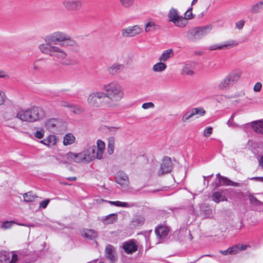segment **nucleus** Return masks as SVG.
Instances as JSON below:
<instances>
[{"instance_id":"f257e3e1","label":"nucleus","mask_w":263,"mask_h":263,"mask_svg":"<svg viewBox=\"0 0 263 263\" xmlns=\"http://www.w3.org/2000/svg\"><path fill=\"white\" fill-rule=\"evenodd\" d=\"M45 43L39 45L40 51L50 56L63 65H74L78 63L75 60L68 58L67 52L62 47H65L77 51L80 48L79 44L67 33L56 31L44 36Z\"/></svg>"},{"instance_id":"f03ea898","label":"nucleus","mask_w":263,"mask_h":263,"mask_svg":"<svg viewBox=\"0 0 263 263\" xmlns=\"http://www.w3.org/2000/svg\"><path fill=\"white\" fill-rule=\"evenodd\" d=\"M104 149V142L101 140H98L97 142V146H96L93 142H91L88 145V146L80 153L70 152L68 155V158L70 160H73L75 163L87 164L96 159H102Z\"/></svg>"},{"instance_id":"7ed1b4c3","label":"nucleus","mask_w":263,"mask_h":263,"mask_svg":"<svg viewBox=\"0 0 263 263\" xmlns=\"http://www.w3.org/2000/svg\"><path fill=\"white\" fill-rule=\"evenodd\" d=\"M104 98L108 99L107 106L110 107H117L119 102L123 99L124 91L122 86L117 81L105 84L103 86Z\"/></svg>"},{"instance_id":"20e7f679","label":"nucleus","mask_w":263,"mask_h":263,"mask_svg":"<svg viewBox=\"0 0 263 263\" xmlns=\"http://www.w3.org/2000/svg\"><path fill=\"white\" fill-rule=\"evenodd\" d=\"M44 110L41 107L33 106L27 109H21L16 114V118L22 122L33 123L45 117Z\"/></svg>"},{"instance_id":"39448f33","label":"nucleus","mask_w":263,"mask_h":263,"mask_svg":"<svg viewBox=\"0 0 263 263\" xmlns=\"http://www.w3.org/2000/svg\"><path fill=\"white\" fill-rule=\"evenodd\" d=\"M242 72L239 69H236L231 71L218 85V88L220 90L229 89L239 80Z\"/></svg>"},{"instance_id":"423d86ee","label":"nucleus","mask_w":263,"mask_h":263,"mask_svg":"<svg viewBox=\"0 0 263 263\" xmlns=\"http://www.w3.org/2000/svg\"><path fill=\"white\" fill-rule=\"evenodd\" d=\"M167 16L168 21L173 23L176 27L184 28L188 24V22L184 18H183L182 16L179 15L178 10L174 8L170 9Z\"/></svg>"},{"instance_id":"0eeeda50","label":"nucleus","mask_w":263,"mask_h":263,"mask_svg":"<svg viewBox=\"0 0 263 263\" xmlns=\"http://www.w3.org/2000/svg\"><path fill=\"white\" fill-rule=\"evenodd\" d=\"M104 95L102 91H93L87 97V103L90 106L99 107L101 105L100 100L104 98Z\"/></svg>"},{"instance_id":"6e6552de","label":"nucleus","mask_w":263,"mask_h":263,"mask_svg":"<svg viewBox=\"0 0 263 263\" xmlns=\"http://www.w3.org/2000/svg\"><path fill=\"white\" fill-rule=\"evenodd\" d=\"M143 32L142 28L139 25L128 26L121 30V34L124 37H132L137 36Z\"/></svg>"},{"instance_id":"1a4fd4ad","label":"nucleus","mask_w":263,"mask_h":263,"mask_svg":"<svg viewBox=\"0 0 263 263\" xmlns=\"http://www.w3.org/2000/svg\"><path fill=\"white\" fill-rule=\"evenodd\" d=\"M83 0H64L62 4L64 8L68 11H78L81 9L83 5Z\"/></svg>"},{"instance_id":"9d476101","label":"nucleus","mask_w":263,"mask_h":263,"mask_svg":"<svg viewBox=\"0 0 263 263\" xmlns=\"http://www.w3.org/2000/svg\"><path fill=\"white\" fill-rule=\"evenodd\" d=\"M238 45V42L235 40L227 41L221 44H216L210 46L208 47L209 50H216L221 49H228Z\"/></svg>"},{"instance_id":"9b49d317","label":"nucleus","mask_w":263,"mask_h":263,"mask_svg":"<svg viewBox=\"0 0 263 263\" xmlns=\"http://www.w3.org/2000/svg\"><path fill=\"white\" fill-rule=\"evenodd\" d=\"M115 181L117 183L124 189L128 187L129 181L127 175L122 171L118 172L115 177Z\"/></svg>"},{"instance_id":"f8f14e48","label":"nucleus","mask_w":263,"mask_h":263,"mask_svg":"<svg viewBox=\"0 0 263 263\" xmlns=\"http://www.w3.org/2000/svg\"><path fill=\"white\" fill-rule=\"evenodd\" d=\"M172 170V163L171 159L168 157H165L163 159L161 168L158 173L159 175L168 173Z\"/></svg>"},{"instance_id":"ddd939ff","label":"nucleus","mask_w":263,"mask_h":263,"mask_svg":"<svg viewBox=\"0 0 263 263\" xmlns=\"http://www.w3.org/2000/svg\"><path fill=\"white\" fill-rule=\"evenodd\" d=\"M122 248L127 254H132L137 250V245L134 240H130L122 243Z\"/></svg>"},{"instance_id":"4468645a","label":"nucleus","mask_w":263,"mask_h":263,"mask_svg":"<svg viewBox=\"0 0 263 263\" xmlns=\"http://www.w3.org/2000/svg\"><path fill=\"white\" fill-rule=\"evenodd\" d=\"M186 38L191 42H195L201 39L196 27L191 28L186 32Z\"/></svg>"},{"instance_id":"2eb2a0df","label":"nucleus","mask_w":263,"mask_h":263,"mask_svg":"<svg viewBox=\"0 0 263 263\" xmlns=\"http://www.w3.org/2000/svg\"><path fill=\"white\" fill-rule=\"evenodd\" d=\"M61 124L60 121L57 119H50L45 123L46 128L51 132H54L59 127Z\"/></svg>"},{"instance_id":"dca6fc26","label":"nucleus","mask_w":263,"mask_h":263,"mask_svg":"<svg viewBox=\"0 0 263 263\" xmlns=\"http://www.w3.org/2000/svg\"><path fill=\"white\" fill-rule=\"evenodd\" d=\"M124 69V66L123 64L115 63L107 68V71L110 75L114 76L122 72Z\"/></svg>"},{"instance_id":"f3484780","label":"nucleus","mask_w":263,"mask_h":263,"mask_svg":"<svg viewBox=\"0 0 263 263\" xmlns=\"http://www.w3.org/2000/svg\"><path fill=\"white\" fill-rule=\"evenodd\" d=\"M213 200L218 203L221 201H227V197L226 196L225 191L218 190L214 192L212 195Z\"/></svg>"},{"instance_id":"a211bd4d","label":"nucleus","mask_w":263,"mask_h":263,"mask_svg":"<svg viewBox=\"0 0 263 263\" xmlns=\"http://www.w3.org/2000/svg\"><path fill=\"white\" fill-rule=\"evenodd\" d=\"M160 29V26L157 24L152 18L148 20L144 25V30L146 32H151Z\"/></svg>"},{"instance_id":"6ab92c4d","label":"nucleus","mask_w":263,"mask_h":263,"mask_svg":"<svg viewBox=\"0 0 263 263\" xmlns=\"http://www.w3.org/2000/svg\"><path fill=\"white\" fill-rule=\"evenodd\" d=\"M170 231V229L166 226H160L155 230L157 237L161 239L166 237Z\"/></svg>"},{"instance_id":"aec40b11","label":"nucleus","mask_w":263,"mask_h":263,"mask_svg":"<svg viewBox=\"0 0 263 263\" xmlns=\"http://www.w3.org/2000/svg\"><path fill=\"white\" fill-rule=\"evenodd\" d=\"M105 254L106 257L112 262H114L116 260V256L115 248L110 245H108L106 247Z\"/></svg>"},{"instance_id":"412c9836","label":"nucleus","mask_w":263,"mask_h":263,"mask_svg":"<svg viewBox=\"0 0 263 263\" xmlns=\"http://www.w3.org/2000/svg\"><path fill=\"white\" fill-rule=\"evenodd\" d=\"M40 143L50 147L57 144V139L54 135H50L47 138L40 141Z\"/></svg>"},{"instance_id":"4be33fe9","label":"nucleus","mask_w":263,"mask_h":263,"mask_svg":"<svg viewBox=\"0 0 263 263\" xmlns=\"http://www.w3.org/2000/svg\"><path fill=\"white\" fill-rule=\"evenodd\" d=\"M145 222V218L142 216H136L134 217L130 222L132 228H137L142 226Z\"/></svg>"},{"instance_id":"5701e85b","label":"nucleus","mask_w":263,"mask_h":263,"mask_svg":"<svg viewBox=\"0 0 263 263\" xmlns=\"http://www.w3.org/2000/svg\"><path fill=\"white\" fill-rule=\"evenodd\" d=\"M251 125L255 132L263 134V120L253 121Z\"/></svg>"},{"instance_id":"b1692460","label":"nucleus","mask_w":263,"mask_h":263,"mask_svg":"<svg viewBox=\"0 0 263 263\" xmlns=\"http://www.w3.org/2000/svg\"><path fill=\"white\" fill-rule=\"evenodd\" d=\"M117 214H110L107 216L102 217V220L105 224H110L114 223L117 221Z\"/></svg>"},{"instance_id":"393cba45","label":"nucleus","mask_w":263,"mask_h":263,"mask_svg":"<svg viewBox=\"0 0 263 263\" xmlns=\"http://www.w3.org/2000/svg\"><path fill=\"white\" fill-rule=\"evenodd\" d=\"M201 39L208 34L212 30L213 27L211 24L202 27H196Z\"/></svg>"},{"instance_id":"a878e982","label":"nucleus","mask_w":263,"mask_h":263,"mask_svg":"<svg viewBox=\"0 0 263 263\" xmlns=\"http://www.w3.org/2000/svg\"><path fill=\"white\" fill-rule=\"evenodd\" d=\"M263 10V0L253 4L250 8V12L252 14L260 13Z\"/></svg>"},{"instance_id":"bb28decb","label":"nucleus","mask_w":263,"mask_h":263,"mask_svg":"<svg viewBox=\"0 0 263 263\" xmlns=\"http://www.w3.org/2000/svg\"><path fill=\"white\" fill-rule=\"evenodd\" d=\"M174 55L173 50L172 49H168L164 50L159 58V61L162 62H166L168 59L172 57Z\"/></svg>"},{"instance_id":"cd10ccee","label":"nucleus","mask_w":263,"mask_h":263,"mask_svg":"<svg viewBox=\"0 0 263 263\" xmlns=\"http://www.w3.org/2000/svg\"><path fill=\"white\" fill-rule=\"evenodd\" d=\"M69 153H70V152L68 153L65 155H61V154L58 155L55 157V159L57 161H58L59 163L61 164H67L69 162H74L73 160H70L68 158V155Z\"/></svg>"},{"instance_id":"c85d7f7f","label":"nucleus","mask_w":263,"mask_h":263,"mask_svg":"<svg viewBox=\"0 0 263 263\" xmlns=\"http://www.w3.org/2000/svg\"><path fill=\"white\" fill-rule=\"evenodd\" d=\"M82 235L86 238L93 239L97 237L98 233L92 229H85L83 231Z\"/></svg>"},{"instance_id":"c756f323","label":"nucleus","mask_w":263,"mask_h":263,"mask_svg":"<svg viewBox=\"0 0 263 263\" xmlns=\"http://www.w3.org/2000/svg\"><path fill=\"white\" fill-rule=\"evenodd\" d=\"M166 67V65L164 63L160 61L153 65L152 70L155 72H161L164 71Z\"/></svg>"},{"instance_id":"7c9ffc66","label":"nucleus","mask_w":263,"mask_h":263,"mask_svg":"<svg viewBox=\"0 0 263 263\" xmlns=\"http://www.w3.org/2000/svg\"><path fill=\"white\" fill-rule=\"evenodd\" d=\"M219 183L220 185L239 186V183L233 182L225 177H220Z\"/></svg>"},{"instance_id":"2f4dec72","label":"nucleus","mask_w":263,"mask_h":263,"mask_svg":"<svg viewBox=\"0 0 263 263\" xmlns=\"http://www.w3.org/2000/svg\"><path fill=\"white\" fill-rule=\"evenodd\" d=\"M74 136L70 133L66 134L63 139V144L64 145H69L73 144L75 142Z\"/></svg>"},{"instance_id":"473e14b6","label":"nucleus","mask_w":263,"mask_h":263,"mask_svg":"<svg viewBox=\"0 0 263 263\" xmlns=\"http://www.w3.org/2000/svg\"><path fill=\"white\" fill-rule=\"evenodd\" d=\"M182 74L187 76H192L194 72L192 66L190 64H186L182 68Z\"/></svg>"},{"instance_id":"72a5a7b5","label":"nucleus","mask_w":263,"mask_h":263,"mask_svg":"<svg viewBox=\"0 0 263 263\" xmlns=\"http://www.w3.org/2000/svg\"><path fill=\"white\" fill-rule=\"evenodd\" d=\"M109 203L111 204L115 205L116 206H121V207H125V208H130L133 207L135 205L134 204L125 202H121L120 201H109Z\"/></svg>"},{"instance_id":"f704fd0d","label":"nucleus","mask_w":263,"mask_h":263,"mask_svg":"<svg viewBox=\"0 0 263 263\" xmlns=\"http://www.w3.org/2000/svg\"><path fill=\"white\" fill-rule=\"evenodd\" d=\"M24 200L25 202H32L37 197L33 194L32 192H29L23 194Z\"/></svg>"},{"instance_id":"c9c22d12","label":"nucleus","mask_w":263,"mask_h":263,"mask_svg":"<svg viewBox=\"0 0 263 263\" xmlns=\"http://www.w3.org/2000/svg\"><path fill=\"white\" fill-rule=\"evenodd\" d=\"M115 148V139L114 137H109L108 139L107 151L109 155L113 154Z\"/></svg>"},{"instance_id":"e433bc0d","label":"nucleus","mask_w":263,"mask_h":263,"mask_svg":"<svg viewBox=\"0 0 263 263\" xmlns=\"http://www.w3.org/2000/svg\"><path fill=\"white\" fill-rule=\"evenodd\" d=\"M10 253L6 251L0 252V263H8L10 259Z\"/></svg>"},{"instance_id":"4c0bfd02","label":"nucleus","mask_w":263,"mask_h":263,"mask_svg":"<svg viewBox=\"0 0 263 263\" xmlns=\"http://www.w3.org/2000/svg\"><path fill=\"white\" fill-rule=\"evenodd\" d=\"M70 107V110L72 112L73 114L76 115H80L82 114L84 109L82 107L76 105H71V106H69Z\"/></svg>"},{"instance_id":"58836bf2","label":"nucleus","mask_w":263,"mask_h":263,"mask_svg":"<svg viewBox=\"0 0 263 263\" xmlns=\"http://www.w3.org/2000/svg\"><path fill=\"white\" fill-rule=\"evenodd\" d=\"M194 116L198 115L200 117H202L205 115L206 111L202 107H195L191 109Z\"/></svg>"},{"instance_id":"ea45409f","label":"nucleus","mask_w":263,"mask_h":263,"mask_svg":"<svg viewBox=\"0 0 263 263\" xmlns=\"http://www.w3.org/2000/svg\"><path fill=\"white\" fill-rule=\"evenodd\" d=\"M121 6L125 8H129L132 7L135 0H119Z\"/></svg>"},{"instance_id":"a19ab883","label":"nucleus","mask_w":263,"mask_h":263,"mask_svg":"<svg viewBox=\"0 0 263 263\" xmlns=\"http://www.w3.org/2000/svg\"><path fill=\"white\" fill-rule=\"evenodd\" d=\"M249 198L251 203L254 205L258 206L263 204L262 202L258 200L256 198L252 195H249Z\"/></svg>"},{"instance_id":"79ce46f5","label":"nucleus","mask_w":263,"mask_h":263,"mask_svg":"<svg viewBox=\"0 0 263 263\" xmlns=\"http://www.w3.org/2000/svg\"><path fill=\"white\" fill-rule=\"evenodd\" d=\"M193 116H194L193 112L192 109H191L184 114L182 118V121L183 122H185Z\"/></svg>"},{"instance_id":"37998d69","label":"nucleus","mask_w":263,"mask_h":263,"mask_svg":"<svg viewBox=\"0 0 263 263\" xmlns=\"http://www.w3.org/2000/svg\"><path fill=\"white\" fill-rule=\"evenodd\" d=\"M235 114H233L227 122V125L231 127H238L239 125L233 121Z\"/></svg>"},{"instance_id":"c03bdc74","label":"nucleus","mask_w":263,"mask_h":263,"mask_svg":"<svg viewBox=\"0 0 263 263\" xmlns=\"http://www.w3.org/2000/svg\"><path fill=\"white\" fill-rule=\"evenodd\" d=\"M45 131L43 128H39L34 134V136L37 139H42L44 136Z\"/></svg>"},{"instance_id":"a18cd8bd","label":"nucleus","mask_w":263,"mask_h":263,"mask_svg":"<svg viewBox=\"0 0 263 263\" xmlns=\"http://www.w3.org/2000/svg\"><path fill=\"white\" fill-rule=\"evenodd\" d=\"M14 223H15L14 221H6L2 223L1 228L5 230L8 229L10 228Z\"/></svg>"},{"instance_id":"49530a36","label":"nucleus","mask_w":263,"mask_h":263,"mask_svg":"<svg viewBox=\"0 0 263 263\" xmlns=\"http://www.w3.org/2000/svg\"><path fill=\"white\" fill-rule=\"evenodd\" d=\"M41 67V60H37L35 61L33 63V69L35 71H39Z\"/></svg>"},{"instance_id":"de8ad7c7","label":"nucleus","mask_w":263,"mask_h":263,"mask_svg":"<svg viewBox=\"0 0 263 263\" xmlns=\"http://www.w3.org/2000/svg\"><path fill=\"white\" fill-rule=\"evenodd\" d=\"M11 253L12 254L11 259L10 260H9L8 263H16L18 260L16 252L15 251H12Z\"/></svg>"},{"instance_id":"09e8293b","label":"nucleus","mask_w":263,"mask_h":263,"mask_svg":"<svg viewBox=\"0 0 263 263\" xmlns=\"http://www.w3.org/2000/svg\"><path fill=\"white\" fill-rule=\"evenodd\" d=\"M192 7L191 6L185 13V16L183 17L186 21L188 22V20L191 19L193 17V14L192 12Z\"/></svg>"},{"instance_id":"8fccbe9b","label":"nucleus","mask_w":263,"mask_h":263,"mask_svg":"<svg viewBox=\"0 0 263 263\" xmlns=\"http://www.w3.org/2000/svg\"><path fill=\"white\" fill-rule=\"evenodd\" d=\"M213 133V128L212 127H206L203 131V136L209 137Z\"/></svg>"},{"instance_id":"3c124183","label":"nucleus","mask_w":263,"mask_h":263,"mask_svg":"<svg viewBox=\"0 0 263 263\" xmlns=\"http://www.w3.org/2000/svg\"><path fill=\"white\" fill-rule=\"evenodd\" d=\"M230 254H235L239 251V245H235L229 248Z\"/></svg>"},{"instance_id":"603ef678","label":"nucleus","mask_w":263,"mask_h":263,"mask_svg":"<svg viewBox=\"0 0 263 263\" xmlns=\"http://www.w3.org/2000/svg\"><path fill=\"white\" fill-rule=\"evenodd\" d=\"M10 76L5 70L0 69V79H9Z\"/></svg>"},{"instance_id":"864d4df0","label":"nucleus","mask_w":263,"mask_h":263,"mask_svg":"<svg viewBox=\"0 0 263 263\" xmlns=\"http://www.w3.org/2000/svg\"><path fill=\"white\" fill-rule=\"evenodd\" d=\"M203 214H204L205 218H210L213 216L212 210L208 208L207 209L203 211Z\"/></svg>"},{"instance_id":"5fc2aeb1","label":"nucleus","mask_w":263,"mask_h":263,"mask_svg":"<svg viewBox=\"0 0 263 263\" xmlns=\"http://www.w3.org/2000/svg\"><path fill=\"white\" fill-rule=\"evenodd\" d=\"M154 104L152 102L144 103L142 104V107L144 109H147L148 108H153L154 107Z\"/></svg>"},{"instance_id":"6e6d98bb","label":"nucleus","mask_w":263,"mask_h":263,"mask_svg":"<svg viewBox=\"0 0 263 263\" xmlns=\"http://www.w3.org/2000/svg\"><path fill=\"white\" fill-rule=\"evenodd\" d=\"M49 202H50V200L49 199H46L45 200L41 201L40 203L39 208L40 209H41V208L45 209L47 206Z\"/></svg>"},{"instance_id":"4d7b16f0","label":"nucleus","mask_w":263,"mask_h":263,"mask_svg":"<svg viewBox=\"0 0 263 263\" xmlns=\"http://www.w3.org/2000/svg\"><path fill=\"white\" fill-rule=\"evenodd\" d=\"M262 88V84L260 82H257L253 87V90L255 92L260 91Z\"/></svg>"},{"instance_id":"13d9d810","label":"nucleus","mask_w":263,"mask_h":263,"mask_svg":"<svg viewBox=\"0 0 263 263\" xmlns=\"http://www.w3.org/2000/svg\"><path fill=\"white\" fill-rule=\"evenodd\" d=\"M245 24V22L242 20L237 22L236 23V27L239 29H241Z\"/></svg>"},{"instance_id":"bf43d9fd","label":"nucleus","mask_w":263,"mask_h":263,"mask_svg":"<svg viewBox=\"0 0 263 263\" xmlns=\"http://www.w3.org/2000/svg\"><path fill=\"white\" fill-rule=\"evenodd\" d=\"M5 98V93L3 91L0 90V105L3 104Z\"/></svg>"},{"instance_id":"052dcab7","label":"nucleus","mask_w":263,"mask_h":263,"mask_svg":"<svg viewBox=\"0 0 263 263\" xmlns=\"http://www.w3.org/2000/svg\"><path fill=\"white\" fill-rule=\"evenodd\" d=\"M119 129V127H114V126L109 127L108 128V129L109 132H110L112 134L115 133V132H116L118 130V129Z\"/></svg>"},{"instance_id":"680f3d73","label":"nucleus","mask_w":263,"mask_h":263,"mask_svg":"<svg viewBox=\"0 0 263 263\" xmlns=\"http://www.w3.org/2000/svg\"><path fill=\"white\" fill-rule=\"evenodd\" d=\"M250 180H254L257 181L262 182H263V177H252L250 178Z\"/></svg>"},{"instance_id":"e2e57ef3","label":"nucleus","mask_w":263,"mask_h":263,"mask_svg":"<svg viewBox=\"0 0 263 263\" xmlns=\"http://www.w3.org/2000/svg\"><path fill=\"white\" fill-rule=\"evenodd\" d=\"M248 246L246 245H239V250H245L248 248Z\"/></svg>"},{"instance_id":"0e129e2a","label":"nucleus","mask_w":263,"mask_h":263,"mask_svg":"<svg viewBox=\"0 0 263 263\" xmlns=\"http://www.w3.org/2000/svg\"><path fill=\"white\" fill-rule=\"evenodd\" d=\"M220 252L221 254H222L224 255H227L230 254V251H229V248L226 250L221 251Z\"/></svg>"},{"instance_id":"69168bd1","label":"nucleus","mask_w":263,"mask_h":263,"mask_svg":"<svg viewBox=\"0 0 263 263\" xmlns=\"http://www.w3.org/2000/svg\"><path fill=\"white\" fill-rule=\"evenodd\" d=\"M71 104H70L69 103H66V102H63L62 103V105L63 106H65V107H68L69 108V109L70 108V107L69 106H71Z\"/></svg>"},{"instance_id":"338daca9","label":"nucleus","mask_w":263,"mask_h":263,"mask_svg":"<svg viewBox=\"0 0 263 263\" xmlns=\"http://www.w3.org/2000/svg\"><path fill=\"white\" fill-rule=\"evenodd\" d=\"M66 179L69 181H74L77 180V178L76 177H67Z\"/></svg>"},{"instance_id":"774afa93","label":"nucleus","mask_w":263,"mask_h":263,"mask_svg":"<svg viewBox=\"0 0 263 263\" xmlns=\"http://www.w3.org/2000/svg\"><path fill=\"white\" fill-rule=\"evenodd\" d=\"M259 164L263 168V156L260 157L259 160Z\"/></svg>"}]
</instances>
